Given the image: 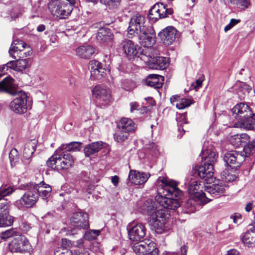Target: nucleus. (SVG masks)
<instances>
[{
	"label": "nucleus",
	"mask_w": 255,
	"mask_h": 255,
	"mask_svg": "<svg viewBox=\"0 0 255 255\" xmlns=\"http://www.w3.org/2000/svg\"><path fill=\"white\" fill-rule=\"evenodd\" d=\"M76 242H72L67 239H62L61 242V247L63 249H68L73 247H75Z\"/></svg>",
	"instance_id": "09e8293b"
},
{
	"label": "nucleus",
	"mask_w": 255,
	"mask_h": 255,
	"mask_svg": "<svg viewBox=\"0 0 255 255\" xmlns=\"http://www.w3.org/2000/svg\"><path fill=\"white\" fill-rule=\"evenodd\" d=\"M165 5L156 3L150 9L148 15V18L152 22H155L160 18L165 17Z\"/></svg>",
	"instance_id": "4be33fe9"
},
{
	"label": "nucleus",
	"mask_w": 255,
	"mask_h": 255,
	"mask_svg": "<svg viewBox=\"0 0 255 255\" xmlns=\"http://www.w3.org/2000/svg\"><path fill=\"white\" fill-rule=\"evenodd\" d=\"M15 60L7 62L5 66L6 68H10L13 70L22 72L26 69L28 65V59L23 58H16Z\"/></svg>",
	"instance_id": "bb28decb"
},
{
	"label": "nucleus",
	"mask_w": 255,
	"mask_h": 255,
	"mask_svg": "<svg viewBox=\"0 0 255 255\" xmlns=\"http://www.w3.org/2000/svg\"><path fill=\"white\" fill-rule=\"evenodd\" d=\"M37 191L32 187L27 190L19 200L16 201V205L19 208L22 207H31L35 204L38 200Z\"/></svg>",
	"instance_id": "ddd939ff"
},
{
	"label": "nucleus",
	"mask_w": 255,
	"mask_h": 255,
	"mask_svg": "<svg viewBox=\"0 0 255 255\" xmlns=\"http://www.w3.org/2000/svg\"><path fill=\"white\" fill-rule=\"evenodd\" d=\"M165 9L166 10V11L164 12L165 14V17L168 15H171L173 13V9L172 8H167L165 6Z\"/></svg>",
	"instance_id": "0e129e2a"
},
{
	"label": "nucleus",
	"mask_w": 255,
	"mask_h": 255,
	"mask_svg": "<svg viewBox=\"0 0 255 255\" xmlns=\"http://www.w3.org/2000/svg\"><path fill=\"white\" fill-rule=\"evenodd\" d=\"M2 71H0V78L2 76ZM13 79L7 76L0 82V92H4L15 96L9 103V109L15 114L22 115L27 110V95L22 90L13 89Z\"/></svg>",
	"instance_id": "f03ea898"
},
{
	"label": "nucleus",
	"mask_w": 255,
	"mask_h": 255,
	"mask_svg": "<svg viewBox=\"0 0 255 255\" xmlns=\"http://www.w3.org/2000/svg\"><path fill=\"white\" fill-rule=\"evenodd\" d=\"M242 86L244 87V88L245 89V90H246L247 93H249L250 91L252 89L249 86H248V85H246V84H245L244 83L242 84Z\"/></svg>",
	"instance_id": "774afa93"
},
{
	"label": "nucleus",
	"mask_w": 255,
	"mask_h": 255,
	"mask_svg": "<svg viewBox=\"0 0 255 255\" xmlns=\"http://www.w3.org/2000/svg\"><path fill=\"white\" fill-rule=\"evenodd\" d=\"M239 252L235 249H232L228 252L227 255H239Z\"/></svg>",
	"instance_id": "e2e57ef3"
},
{
	"label": "nucleus",
	"mask_w": 255,
	"mask_h": 255,
	"mask_svg": "<svg viewBox=\"0 0 255 255\" xmlns=\"http://www.w3.org/2000/svg\"><path fill=\"white\" fill-rule=\"evenodd\" d=\"M128 135L129 133L119 129L114 134V138L117 142H123L128 139Z\"/></svg>",
	"instance_id": "ea45409f"
},
{
	"label": "nucleus",
	"mask_w": 255,
	"mask_h": 255,
	"mask_svg": "<svg viewBox=\"0 0 255 255\" xmlns=\"http://www.w3.org/2000/svg\"><path fill=\"white\" fill-rule=\"evenodd\" d=\"M130 112H132L134 110H136L138 108L139 105L137 103H136L135 102H133L130 103Z\"/></svg>",
	"instance_id": "4d7b16f0"
},
{
	"label": "nucleus",
	"mask_w": 255,
	"mask_h": 255,
	"mask_svg": "<svg viewBox=\"0 0 255 255\" xmlns=\"http://www.w3.org/2000/svg\"><path fill=\"white\" fill-rule=\"evenodd\" d=\"M37 140L33 139L29 140L24 145L23 151V162L28 164L30 162L31 156L36 150Z\"/></svg>",
	"instance_id": "5701e85b"
},
{
	"label": "nucleus",
	"mask_w": 255,
	"mask_h": 255,
	"mask_svg": "<svg viewBox=\"0 0 255 255\" xmlns=\"http://www.w3.org/2000/svg\"><path fill=\"white\" fill-rule=\"evenodd\" d=\"M120 1L121 0H101V3L114 7L120 3Z\"/></svg>",
	"instance_id": "3c124183"
},
{
	"label": "nucleus",
	"mask_w": 255,
	"mask_h": 255,
	"mask_svg": "<svg viewBox=\"0 0 255 255\" xmlns=\"http://www.w3.org/2000/svg\"><path fill=\"white\" fill-rule=\"evenodd\" d=\"M18 234V232L15 229L11 228L2 232L0 235V238L2 240H6L12 237H15Z\"/></svg>",
	"instance_id": "37998d69"
},
{
	"label": "nucleus",
	"mask_w": 255,
	"mask_h": 255,
	"mask_svg": "<svg viewBox=\"0 0 255 255\" xmlns=\"http://www.w3.org/2000/svg\"><path fill=\"white\" fill-rule=\"evenodd\" d=\"M179 99V97L177 95L172 96L170 98V102L173 105H174L175 103H177V101H178Z\"/></svg>",
	"instance_id": "bf43d9fd"
},
{
	"label": "nucleus",
	"mask_w": 255,
	"mask_h": 255,
	"mask_svg": "<svg viewBox=\"0 0 255 255\" xmlns=\"http://www.w3.org/2000/svg\"><path fill=\"white\" fill-rule=\"evenodd\" d=\"M176 120L177 122H178V124L179 125L178 128L179 131H180L182 129L184 132V130L181 127L182 126V124H187V122L186 121V115L184 114L180 115V117L177 118Z\"/></svg>",
	"instance_id": "8fccbe9b"
},
{
	"label": "nucleus",
	"mask_w": 255,
	"mask_h": 255,
	"mask_svg": "<svg viewBox=\"0 0 255 255\" xmlns=\"http://www.w3.org/2000/svg\"><path fill=\"white\" fill-rule=\"evenodd\" d=\"M89 68L91 76L95 79H101L106 75V70L100 62L93 60L90 61Z\"/></svg>",
	"instance_id": "6ab92c4d"
},
{
	"label": "nucleus",
	"mask_w": 255,
	"mask_h": 255,
	"mask_svg": "<svg viewBox=\"0 0 255 255\" xmlns=\"http://www.w3.org/2000/svg\"><path fill=\"white\" fill-rule=\"evenodd\" d=\"M119 178L118 176H114L112 177V182L113 183V184L115 186H117L119 183Z\"/></svg>",
	"instance_id": "680f3d73"
},
{
	"label": "nucleus",
	"mask_w": 255,
	"mask_h": 255,
	"mask_svg": "<svg viewBox=\"0 0 255 255\" xmlns=\"http://www.w3.org/2000/svg\"><path fill=\"white\" fill-rule=\"evenodd\" d=\"M214 165L207 164L196 166L192 170V174L195 177H199L203 179L207 184L214 182Z\"/></svg>",
	"instance_id": "6e6552de"
},
{
	"label": "nucleus",
	"mask_w": 255,
	"mask_h": 255,
	"mask_svg": "<svg viewBox=\"0 0 255 255\" xmlns=\"http://www.w3.org/2000/svg\"><path fill=\"white\" fill-rule=\"evenodd\" d=\"M221 176L223 179L228 182L233 181L237 178L235 175L230 174L228 171H223L221 173Z\"/></svg>",
	"instance_id": "de8ad7c7"
},
{
	"label": "nucleus",
	"mask_w": 255,
	"mask_h": 255,
	"mask_svg": "<svg viewBox=\"0 0 255 255\" xmlns=\"http://www.w3.org/2000/svg\"><path fill=\"white\" fill-rule=\"evenodd\" d=\"M31 228L30 224L26 222H23L20 226V228L25 232H28Z\"/></svg>",
	"instance_id": "5fc2aeb1"
},
{
	"label": "nucleus",
	"mask_w": 255,
	"mask_h": 255,
	"mask_svg": "<svg viewBox=\"0 0 255 255\" xmlns=\"http://www.w3.org/2000/svg\"><path fill=\"white\" fill-rule=\"evenodd\" d=\"M136 35L140 44L145 47L144 49H154L153 45L155 43V33L152 27L148 26Z\"/></svg>",
	"instance_id": "f8f14e48"
},
{
	"label": "nucleus",
	"mask_w": 255,
	"mask_h": 255,
	"mask_svg": "<svg viewBox=\"0 0 255 255\" xmlns=\"http://www.w3.org/2000/svg\"><path fill=\"white\" fill-rule=\"evenodd\" d=\"M163 82L164 77L157 74L149 75L146 79V85L155 89L161 88Z\"/></svg>",
	"instance_id": "2f4dec72"
},
{
	"label": "nucleus",
	"mask_w": 255,
	"mask_h": 255,
	"mask_svg": "<svg viewBox=\"0 0 255 255\" xmlns=\"http://www.w3.org/2000/svg\"><path fill=\"white\" fill-rule=\"evenodd\" d=\"M45 29V26L43 24H40L37 27V30L39 32L43 31Z\"/></svg>",
	"instance_id": "338daca9"
},
{
	"label": "nucleus",
	"mask_w": 255,
	"mask_h": 255,
	"mask_svg": "<svg viewBox=\"0 0 255 255\" xmlns=\"http://www.w3.org/2000/svg\"><path fill=\"white\" fill-rule=\"evenodd\" d=\"M103 144L102 141H97L86 145L84 149L85 155L88 157L98 152L102 148Z\"/></svg>",
	"instance_id": "72a5a7b5"
},
{
	"label": "nucleus",
	"mask_w": 255,
	"mask_h": 255,
	"mask_svg": "<svg viewBox=\"0 0 255 255\" xmlns=\"http://www.w3.org/2000/svg\"><path fill=\"white\" fill-rule=\"evenodd\" d=\"M195 201L193 199H189L186 202L184 210L185 213L191 214L196 211V207L195 206Z\"/></svg>",
	"instance_id": "79ce46f5"
},
{
	"label": "nucleus",
	"mask_w": 255,
	"mask_h": 255,
	"mask_svg": "<svg viewBox=\"0 0 255 255\" xmlns=\"http://www.w3.org/2000/svg\"><path fill=\"white\" fill-rule=\"evenodd\" d=\"M145 25V17L139 14L132 16L129 23L128 32L129 35L134 36L147 28Z\"/></svg>",
	"instance_id": "9d476101"
},
{
	"label": "nucleus",
	"mask_w": 255,
	"mask_h": 255,
	"mask_svg": "<svg viewBox=\"0 0 255 255\" xmlns=\"http://www.w3.org/2000/svg\"><path fill=\"white\" fill-rule=\"evenodd\" d=\"M192 103V102L190 99L182 98L179 99L175 105L177 108L181 110L190 106Z\"/></svg>",
	"instance_id": "c03bdc74"
},
{
	"label": "nucleus",
	"mask_w": 255,
	"mask_h": 255,
	"mask_svg": "<svg viewBox=\"0 0 255 255\" xmlns=\"http://www.w3.org/2000/svg\"><path fill=\"white\" fill-rule=\"evenodd\" d=\"M251 4L250 0H236L234 4L243 10L248 8Z\"/></svg>",
	"instance_id": "a18cd8bd"
},
{
	"label": "nucleus",
	"mask_w": 255,
	"mask_h": 255,
	"mask_svg": "<svg viewBox=\"0 0 255 255\" xmlns=\"http://www.w3.org/2000/svg\"><path fill=\"white\" fill-rule=\"evenodd\" d=\"M158 51L155 49H145L141 55V60L153 69H164L168 65L166 57L158 56Z\"/></svg>",
	"instance_id": "39448f33"
},
{
	"label": "nucleus",
	"mask_w": 255,
	"mask_h": 255,
	"mask_svg": "<svg viewBox=\"0 0 255 255\" xmlns=\"http://www.w3.org/2000/svg\"><path fill=\"white\" fill-rule=\"evenodd\" d=\"M99 230H90L87 232L84 236V239H82L87 244L88 246V242L91 240H95L96 238L99 235Z\"/></svg>",
	"instance_id": "58836bf2"
},
{
	"label": "nucleus",
	"mask_w": 255,
	"mask_h": 255,
	"mask_svg": "<svg viewBox=\"0 0 255 255\" xmlns=\"http://www.w3.org/2000/svg\"><path fill=\"white\" fill-rule=\"evenodd\" d=\"M74 163V159L71 154L64 151L57 152L47 161V165L53 170L58 171L66 170L71 167Z\"/></svg>",
	"instance_id": "20e7f679"
},
{
	"label": "nucleus",
	"mask_w": 255,
	"mask_h": 255,
	"mask_svg": "<svg viewBox=\"0 0 255 255\" xmlns=\"http://www.w3.org/2000/svg\"><path fill=\"white\" fill-rule=\"evenodd\" d=\"M89 216L88 214L82 212L73 213L71 218V225L79 229H87L89 228Z\"/></svg>",
	"instance_id": "f3484780"
},
{
	"label": "nucleus",
	"mask_w": 255,
	"mask_h": 255,
	"mask_svg": "<svg viewBox=\"0 0 255 255\" xmlns=\"http://www.w3.org/2000/svg\"><path fill=\"white\" fill-rule=\"evenodd\" d=\"M87 246L86 242L80 239L76 242L75 247L78 249L75 251V255H90L88 249L85 248Z\"/></svg>",
	"instance_id": "4c0bfd02"
},
{
	"label": "nucleus",
	"mask_w": 255,
	"mask_h": 255,
	"mask_svg": "<svg viewBox=\"0 0 255 255\" xmlns=\"http://www.w3.org/2000/svg\"><path fill=\"white\" fill-rule=\"evenodd\" d=\"M76 55L83 59H89L95 53L94 48L91 45H82L75 49Z\"/></svg>",
	"instance_id": "7c9ffc66"
},
{
	"label": "nucleus",
	"mask_w": 255,
	"mask_h": 255,
	"mask_svg": "<svg viewBox=\"0 0 255 255\" xmlns=\"http://www.w3.org/2000/svg\"><path fill=\"white\" fill-rule=\"evenodd\" d=\"M176 30L172 27H167L159 32V36L166 45H170L174 41Z\"/></svg>",
	"instance_id": "b1692460"
},
{
	"label": "nucleus",
	"mask_w": 255,
	"mask_h": 255,
	"mask_svg": "<svg viewBox=\"0 0 255 255\" xmlns=\"http://www.w3.org/2000/svg\"><path fill=\"white\" fill-rule=\"evenodd\" d=\"M121 87L127 91H130L136 87V83L132 80L125 79L122 81Z\"/></svg>",
	"instance_id": "a19ab883"
},
{
	"label": "nucleus",
	"mask_w": 255,
	"mask_h": 255,
	"mask_svg": "<svg viewBox=\"0 0 255 255\" xmlns=\"http://www.w3.org/2000/svg\"><path fill=\"white\" fill-rule=\"evenodd\" d=\"M8 53L13 59L24 58L31 54L30 47L23 41L13 40L9 49Z\"/></svg>",
	"instance_id": "0eeeda50"
},
{
	"label": "nucleus",
	"mask_w": 255,
	"mask_h": 255,
	"mask_svg": "<svg viewBox=\"0 0 255 255\" xmlns=\"http://www.w3.org/2000/svg\"><path fill=\"white\" fill-rule=\"evenodd\" d=\"M123 49L128 59H133L135 57L139 58L141 60V55L145 49L141 48L136 44H135L130 40H125L122 43Z\"/></svg>",
	"instance_id": "1a4fd4ad"
},
{
	"label": "nucleus",
	"mask_w": 255,
	"mask_h": 255,
	"mask_svg": "<svg viewBox=\"0 0 255 255\" xmlns=\"http://www.w3.org/2000/svg\"><path fill=\"white\" fill-rule=\"evenodd\" d=\"M244 155L245 158L252 156L255 159V139L244 146L243 151L240 152Z\"/></svg>",
	"instance_id": "e433bc0d"
},
{
	"label": "nucleus",
	"mask_w": 255,
	"mask_h": 255,
	"mask_svg": "<svg viewBox=\"0 0 255 255\" xmlns=\"http://www.w3.org/2000/svg\"><path fill=\"white\" fill-rule=\"evenodd\" d=\"M14 217L9 214V209L5 203L0 204V227H7L12 225Z\"/></svg>",
	"instance_id": "aec40b11"
},
{
	"label": "nucleus",
	"mask_w": 255,
	"mask_h": 255,
	"mask_svg": "<svg viewBox=\"0 0 255 255\" xmlns=\"http://www.w3.org/2000/svg\"><path fill=\"white\" fill-rule=\"evenodd\" d=\"M150 177V174L131 170L129 171L128 179L135 185L144 184Z\"/></svg>",
	"instance_id": "412c9836"
},
{
	"label": "nucleus",
	"mask_w": 255,
	"mask_h": 255,
	"mask_svg": "<svg viewBox=\"0 0 255 255\" xmlns=\"http://www.w3.org/2000/svg\"><path fill=\"white\" fill-rule=\"evenodd\" d=\"M13 192V188L6 186H2L0 188V200L1 198L9 195Z\"/></svg>",
	"instance_id": "49530a36"
},
{
	"label": "nucleus",
	"mask_w": 255,
	"mask_h": 255,
	"mask_svg": "<svg viewBox=\"0 0 255 255\" xmlns=\"http://www.w3.org/2000/svg\"><path fill=\"white\" fill-rule=\"evenodd\" d=\"M233 116L237 121L234 123L233 127L247 130L255 129V115L250 107L244 103H240L232 109Z\"/></svg>",
	"instance_id": "7ed1b4c3"
},
{
	"label": "nucleus",
	"mask_w": 255,
	"mask_h": 255,
	"mask_svg": "<svg viewBox=\"0 0 255 255\" xmlns=\"http://www.w3.org/2000/svg\"><path fill=\"white\" fill-rule=\"evenodd\" d=\"M92 92L93 97L103 106L109 104L111 101L110 90L103 85H98L95 86Z\"/></svg>",
	"instance_id": "4468645a"
},
{
	"label": "nucleus",
	"mask_w": 255,
	"mask_h": 255,
	"mask_svg": "<svg viewBox=\"0 0 255 255\" xmlns=\"http://www.w3.org/2000/svg\"><path fill=\"white\" fill-rule=\"evenodd\" d=\"M33 189L36 190L38 198L39 196L43 200L47 202L48 198L50 195L52 188L50 186L45 184L43 182L38 184H35L32 187Z\"/></svg>",
	"instance_id": "a878e982"
},
{
	"label": "nucleus",
	"mask_w": 255,
	"mask_h": 255,
	"mask_svg": "<svg viewBox=\"0 0 255 255\" xmlns=\"http://www.w3.org/2000/svg\"><path fill=\"white\" fill-rule=\"evenodd\" d=\"M230 143L235 147L244 146L250 141V137L247 133L237 134L230 137Z\"/></svg>",
	"instance_id": "cd10ccee"
},
{
	"label": "nucleus",
	"mask_w": 255,
	"mask_h": 255,
	"mask_svg": "<svg viewBox=\"0 0 255 255\" xmlns=\"http://www.w3.org/2000/svg\"><path fill=\"white\" fill-rule=\"evenodd\" d=\"M240 19H237L232 18L231 19L229 23L224 28V31L225 32L228 31L230 30L232 27H233L235 25L240 22Z\"/></svg>",
	"instance_id": "603ef678"
},
{
	"label": "nucleus",
	"mask_w": 255,
	"mask_h": 255,
	"mask_svg": "<svg viewBox=\"0 0 255 255\" xmlns=\"http://www.w3.org/2000/svg\"><path fill=\"white\" fill-rule=\"evenodd\" d=\"M54 255H72L71 251L67 250L66 252L60 253L58 251H56L54 253Z\"/></svg>",
	"instance_id": "13d9d810"
},
{
	"label": "nucleus",
	"mask_w": 255,
	"mask_h": 255,
	"mask_svg": "<svg viewBox=\"0 0 255 255\" xmlns=\"http://www.w3.org/2000/svg\"><path fill=\"white\" fill-rule=\"evenodd\" d=\"M231 218L233 219L234 222L236 224L240 223L242 221V215L238 213H235Z\"/></svg>",
	"instance_id": "864d4df0"
},
{
	"label": "nucleus",
	"mask_w": 255,
	"mask_h": 255,
	"mask_svg": "<svg viewBox=\"0 0 255 255\" xmlns=\"http://www.w3.org/2000/svg\"><path fill=\"white\" fill-rule=\"evenodd\" d=\"M159 179L164 185L158 189L155 202L151 199H147L141 206V210L143 214L150 216V222L156 232L161 233L168 215L166 209L175 210L180 206L178 198L182 195V192L177 188L175 181Z\"/></svg>",
	"instance_id": "f257e3e1"
},
{
	"label": "nucleus",
	"mask_w": 255,
	"mask_h": 255,
	"mask_svg": "<svg viewBox=\"0 0 255 255\" xmlns=\"http://www.w3.org/2000/svg\"><path fill=\"white\" fill-rule=\"evenodd\" d=\"M188 248L186 246H182L180 248V252L182 255H186Z\"/></svg>",
	"instance_id": "052dcab7"
},
{
	"label": "nucleus",
	"mask_w": 255,
	"mask_h": 255,
	"mask_svg": "<svg viewBox=\"0 0 255 255\" xmlns=\"http://www.w3.org/2000/svg\"><path fill=\"white\" fill-rule=\"evenodd\" d=\"M9 248L11 252L24 253L30 250L31 246L25 236L18 234L9 244Z\"/></svg>",
	"instance_id": "9b49d317"
},
{
	"label": "nucleus",
	"mask_w": 255,
	"mask_h": 255,
	"mask_svg": "<svg viewBox=\"0 0 255 255\" xmlns=\"http://www.w3.org/2000/svg\"><path fill=\"white\" fill-rule=\"evenodd\" d=\"M101 22L95 24V27L98 28L96 37L98 40L105 41L111 37L110 29L107 27H103Z\"/></svg>",
	"instance_id": "473e14b6"
},
{
	"label": "nucleus",
	"mask_w": 255,
	"mask_h": 255,
	"mask_svg": "<svg viewBox=\"0 0 255 255\" xmlns=\"http://www.w3.org/2000/svg\"><path fill=\"white\" fill-rule=\"evenodd\" d=\"M201 184L196 180H193L189 185L188 191L190 194L194 196L195 200L204 205L209 202L211 200L206 197V194L199 190Z\"/></svg>",
	"instance_id": "dca6fc26"
},
{
	"label": "nucleus",
	"mask_w": 255,
	"mask_h": 255,
	"mask_svg": "<svg viewBox=\"0 0 255 255\" xmlns=\"http://www.w3.org/2000/svg\"><path fill=\"white\" fill-rule=\"evenodd\" d=\"M202 80L201 79H197L195 83L193 84V85L194 87V89L197 91L200 87H201L202 85Z\"/></svg>",
	"instance_id": "6e6d98bb"
},
{
	"label": "nucleus",
	"mask_w": 255,
	"mask_h": 255,
	"mask_svg": "<svg viewBox=\"0 0 255 255\" xmlns=\"http://www.w3.org/2000/svg\"><path fill=\"white\" fill-rule=\"evenodd\" d=\"M253 208V204L249 203L246 206L245 209L247 212H250L252 210Z\"/></svg>",
	"instance_id": "69168bd1"
},
{
	"label": "nucleus",
	"mask_w": 255,
	"mask_h": 255,
	"mask_svg": "<svg viewBox=\"0 0 255 255\" xmlns=\"http://www.w3.org/2000/svg\"><path fill=\"white\" fill-rule=\"evenodd\" d=\"M204 156L202 158L204 159V163L213 165L217 161L218 157L216 152L212 149H207L206 151H204Z\"/></svg>",
	"instance_id": "c9c22d12"
},
{
	"label": "nucleus",
	"mask_w": 255,
	"mask_h": 255,
	"mask_svg": "<svg viewBox=\"0 0 255 255\" xmlns=\"http://www.w3.org/2000/svg\"><path fill=\"white\" fill-rule=\"evenodd\" d=\"M224 160L230 167H239L245 160L244 155L239 151H231L224 155Z\"/></svg>",
	"instance_id": "a211bd4d"
},
{
	"label": "nucleus",
	"mask_w": 255,
	"mask_h": 255,
	"mask_svg": "<svg viewBox=\"0 0 255 255\" xmlns=\"http://www.w3.org/2000/svg\"><path fill=\"white\" fill-rule=\"evenodd\" d=\"M154 242L149 240L135 243L132 247L133 252L139 255H143L151 248L153 249Z\"/></svg>",
	"instance_id": "c756f323"
},
{
	"label": "nucleus",
	"mask_w": 255,
	"mask_h": 255,
	"mask_svg": "<svg viewBox=\"0 0 255 255\" xmlns=\"http://www.w3.org/2000/svg\"><path fill=\"white\" fill-rule=\"evenodd\" d=\"M227 187L221 182L206 186V191L213 197L218 198L224 195Z\"/></svg>",
	"instance_id": "393cba45"
},
{
	"label": "nucleus",
	"mask_w": 255,
	"mask_h": 255,
	"mask_svg": "<svg viewBox=\"0 0 255 255\" xmlns=\"http://www.w3.org/2000/svg\"><path fill=\"white\" fill-rule=\"evenodd\" d=\"M81 143L80 142L73 141L67 144H62L58 149L57 152L60 151L68 153V151H76L80 150Z\"/></svg>",
	"instance_id": "f704fd0d"
},
{
	"label": "nucleus",
	"mask_w": 255,
	"mask_h": 255,
	"mask_svg": "<svg viewBox=\"0 0 255 255\" xmlns=\"http://www.w3.org/2000/svg\"><path fill=\"white\" fill-rule=\"evenodd\" d=\"M73 6L70 3L60 0H53L48 4L51 14L60 19L67 17L71 13Z\"/></svg>",
	"instance_id": "423d86ee"
},
{
	"label": "nucleus",
	"mask_w": 255,
	"mask_h": 255,
	"mask_svg": "<svg viewBox=\"0 0 255 255\" xmlns=\"http://www.w3.org/2000/svg\"><path fill=\"white\" fill-rule=\"evenodd\" d=\"M117 127L120 130L128 133L134 132L136 128L134 123L129 118H123L117 124Z\"/></svg>",
	"instance_id": "c85d7f7f"
},
{
	"label": "nucleus",
	"mask_w": 255,
	"mask_h": 255,
	"mask_svg": "<svg viewBox=\"0 0 255 255\" xmlns=\"http://www.w3.org/2000/svg\"><path fill=\"white\" fill-rule=\"evenodd\" d=\"M129 239L132 241H138L143 239L146 232L145 226L140 223H130L127 226Z\"/></svg>",
	"instance_id": "2eb2a0df"
}]
</instances>
